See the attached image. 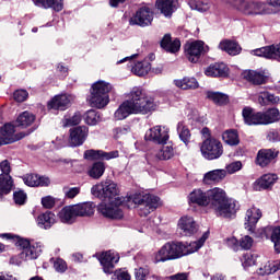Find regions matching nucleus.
<instances>
[{
  "label": "nucleus",
  "instance_id": "nucleus-61",
  "mask_svg": "<svg viewBox=\"0 0 280 280\" xmlns=\"http://www.w3.org/2000/svg\"><path fill=\"white\" fill-rule=\"evenodd\" d=\"M112 280H130V273L127 271H115Z\"/></svg>",
  "mask_w": 280,
  "mask_h": 280
},
{
  "label": "nucleus",
  "instance_id": "nucleus-31",
  "mask_svg": "<svg viewBox=\"0 0 280 280\" xmlns=\"http://www.w3.org/2000/svg\"><path fill=\"white\" fill-rule=\"evenodd\" d=\"M229 71V68L224 63L210 65L206 70L205 74L210 78H224Z\"/></svg>",
  "mask_w": 280,
  "mask_h": 280
},
{
  "label": "nucleus",
  "instance_id": "nucleus-46",
  "mask_svg": "<svg viewBox=\"0 0 280 280\" xmlns=\"http://www.w3.org/2000/svg\"><path fill=\"white\" fill-rule=\"evenodd\" d=\"M207 97L208 100H211V102H213L214 104H219L220 106L229 102V96L220 92H207Z\"/></svg>",
  "mask_w": 280,
  "mask_h": 280
},
{
  "label": "nucleus",
  "instance_id": "nucleus-17",
  "mask_svg": "<svg viewBox=\"0 0 280 280\" xmlns=\"http://www.w3.org/2000/svg\"><path fill=\"white\" fill-rule=\"evenodd\" d=\"M154 21V13L148 8H142L137 11L136 15L130 19V25H140V27H147V25H152Z\"/></svg>",
  "mask_w": 280,
  "mask_h": 280
},
{
  "label": "nucleus",
  "instance_id": "nucleus-16",
  "mask_svg": "<svg viewBox=\"0 0 280 280\" xmlns=\"http://www.w3.org/2000/svg\"><path fill=\"white\" fill-rule=\"evenodd\" d=\"M185 54L189 62H198L205 52V42L196 40L185 45Z\"/></svg>",
  "mask_w": 280,
  "mask_h": 280
},
{
  "label": "nucleus",
  "instance_id": "nucleus-8",
  "mask_svg": "<svg viewBox=\"0 0 280 280\" xmlns=\"http://www.w3.org/2000/svg\"><path fill=\"white\" fill-rule=\"evenodd\" d=\"M201 154L203 159L208 161H215V159H220L222 154H224V147H222V142L215 138H207L201 147Z\"/></svg>",
  "mask_w": 280,
  "mask_h": 280
},
{
  "label": "nucleus",
  "instance_id": "nucleus-33",
  "mask_svg": "<svg viewBox=\"0 0 280 280\" xmlns=\"http://www.w3.org/2000/svg\"><path fill=\"white\" fill-rule=\"evenodd\" d=\"M161 47L170 54H176L180 49V40L176 38L172 42V35L165 34L161 40Z\"/></svg>",
  "mask_w": 280,
  "mask_h": 280
},
{
  "label": "nucleus",
  "instance_id": "nucleus-30",
  "mask_svg": "<svg viewBox=\"0 0 280 280\" xmlns=\"http://www.w3.org/2000/svg\"><path fill=\"white\" fill-rule=\"evenodd\" d=\"M69 104H71V97L63 94L55 96L49 103L48 107L54 110H67Z\"/></svg>",
  "mask_w": 280,
  "mask_h": 280
},
{
  "label": "nucleus",
  "instance_id": "nucleus-52",
  "mask_svg": "<svg viewBox=\"0 0 280 280\" xmlns=\"http://www.w3.org/2000/svg\"><path fill=\"white\" fill-rule=\"evenodd\" d=\"M63 194H65V198H68L69 200H73V198H75V196H79L80 187L66 186V187H63Z\"/></svg>",
  "mask_w": 280,
  "mask_h": 280
},
{
  "label": "nucleus",
  "instance_id": "nucleus-57",
  "mask_svg": "<svg viewBox=\"0 0 280 280\" xmlns=\"http://www.w3.org/2000/svg\"><path fill=\"white\" fill-rule=\"evenodd\" d=\"M42 205L45 209H54V207H56V198L52 196L43 197Z\"/></svg>",
  "mask_w": 280,
  "mask_h": 280
},
{
  "label": "nucleus",
  "instance_id": "nucleus-34",
  "mask_svg": "<svg viewBox=\"0 0 280 280\" xmlns=\"http://www.w3.org/2000/svg\"><path fill=\"white\" fill-rule=\"evenodd\" d=\"M56 223V214L51 211H46L37 218V224L39 229H45L46 231L50 229Z\"/></svg>",
  "mask_w": 280,
  "mask_h": 280
},
{
  "label": "nucleus",
  "instance_id": "nucleus-11",
  "mask_svg": "<svg viewBox=\"0 0 280 280\" xmlns=\"http://www.w3.org/2000/svg\"><path fill=\"white\" fill-rule=\"evenodd\" d=\"M86 139H89V127L78 126L70 128L68 139V145L70 148H80V145H84Z\"/></svg>",
  "mask_w": 280,
  "mask_h": 280
},
{
  "label": "nucleus",
  "instance_id": "nucleus-19",
  "mask_svg": "<svg viewBox=\"0 0 280 280\" xmlns=\"http://www.w3.org/2000/svg\"><path fill=\"white\" fill-rule=\"evenodd\" d=\"M84 159L88 161H110V159H119V151H110V152H105L102 150H86L83 154Z\"/></svg>",
  "mask_w": 280,
  "mask_h": 280
},
{
  "label": "nucleus",
  "instance_id": "nucleus-56",
  "mask_svg": "<svg viewBox=\"0 0 280 280\" xmlns=\"http://www.w3.org/2000/svg\"><path fill=\"white\" fill-rule=\"evenodd\" d=\"M240 170H242V163L240 161L232 162L225 167L226 174H235V172H240Z\"/></svg>",
  "mask_w": 280,
  "mask_h": 280
},
{
  "label": "nucleus",
  "instance_id": "nucleus-5",
  "mask_svg": "<svg viewBox=\"0 0 280 280\" xmlns=\"http://www.w3.org/2000/svg\"><path fill=\"white\" fill-rule=\"evenodd\" d=\"M113 91V85L106 81H96L92 85L91 94L88 97V103L92 108H106L110 102L108 93Z\"/></svg>",
  "mask_w": 280,
  "mask_h": 280
},
{
  "label": "nucleus",
  "instance_id": "nucleus-64",
  "mask_svg": "<svg viewBox=\"0 0 280 280\" xmlns=\"http://www.w3.org/2000/svg\"><path fill=\"white\" fill-rule=\"evenodd\" d=\"M0 280H14V277L0 272Z\"/></svg>",
  "mask_w": 280,
  "mask_h": 280
},
{
  "label": "nucleus",
  "instance_id": "nucleus-55",
  "mask_svg": "<svg viewBox=\"0 0 280 280\" xmlns=\"http://www.w3.org/2000/svg\"><path fill=\"white\" fill-rule=\"evenodd\" d=\"M13 200L15 205H25V200H27V194L23 190H18L13 194Z\"/></svg>",
  "mask_w": 280,
  "mask_h": 280
},
{
  "label": "nucleus",
  "instance_id": "nucleus-37",
  "mask_svg": "<svg viewBox=\"0 0 280 280\" xmlns=\"http://www.w3.org/2000/svg\"><path fill=\"white\" fill-rule=\"evenodd\" d=\"M175 86L177 89H182L183 91H189L194 89H198V80L196 78L185 77L184 79L175 80Z\"/></svg>",
  "mask_w": 280,
  "mask_h": 280
},
{
  "label": "nucleus",
  "instance_id": "nucleus-32",
  "mask_svg": "<svg viewBox=\"0 0 280 280\" xmlns=\"http://www.w3.org/2000/svg\"><path fill=\"white\" fill-rule=\"evenodd\" d=\"M277 174H265L260 178H258L255 183V189L261 191V189H269L272 187L275 183L278 180Z\"/></svg>",
  "mask_w": 280,
  "mask_h": 280
},
{
  "label": "nucleus",
  "instance_id": "nucleus-40",
  "mask_svg": "<svg viewBox=\"0 0 280 280\" xmlns=\"http://www.w3.org/2000/svg\"><path fill=\"white\" fill-rule=\"evenodd\" d=\"M36 121V116L30 112H23L16 119L18 126L27 128Z\"/></svg>",
  "mask_w": 280,
  "mask_h": 280
},
{
  "label": "nucleus",
  "instance_id": "nucleus-23",
  "mask_svg": "<svg viewBox=\"0 0 280 280\" xmlns=\"http://www.w3.org/2000/svg\"><path fill=\"white\" fill-rule=\"evenodd\" d=\"M243 78L247 80V82H250V84H255L256 86L266 84V82L268 81V77L262 70H246L243 73Z\"/></svg>",
  "mask_w": 280,
  "mask_h": 280
},
{
  "label": "nucleus",
  "instance_id": "nucleus-54",
  "mask_svg": "<svg viewBox=\"0 0 280 280\" xmlns=\"http://www.w3.org/2000/svg\"><path fill=\"white\" fill-rule=\"evenodd\" d=\"M116 139H121V137H126V135H130L131 129L129 125H125L122 127H118L114 129Z\"/></svg>",
  "mask_w": 280,
  "mask_h": 280
},
{
  "label": "nucleus",
  "instance_id": "nucleus-51",
  "mask_svg": "<svg viewBox=\"0 0 280 280\" xmlns=\"http://www.w3.org/2000/svg\"><path fill=\"white\" fill-rule=\"evenodd\" d=\"M273 272H277V267H273V264L270 261H267L262 267L258 269V275L261 277L266 275H273Z\"/></svg>",
  "mask_w": 280,
  "mask_h": 280
},
{
  "label": "nucleus",
  "instance_id": "nucleus-25",
  "mask_svg": "<svg viewBox=\"0 0 280 280\" xmlns=\"http://www.w3.org/2000/svg\"><path fill=\"white\" fill-rule=\"evenodd\" d=\"M279 152L272 149H261L257 154V163L260 167H266V165H270V162L275 161Z\"/></svg>",
  "mask_w": 280,
  "mask_h": 280
},
{
  "label": "nucleus",
  "instance_id": "nucleus-43",
  "mask_svg": "<svg viewBox=\"0 0 280 280\" xmlns=\"http://www.w3.org/2000/svg\"><path fill=\"white\" fill-rule=\"evenodd\" d=\"M151 69L150 62L148 61H138L132 68L131 71L135 75H139L140 78L143 75H148Z\"/></svg>",
  "mask_w": 280,
  "mask_h": 280
},
{
  "label": "nucleus",
  "instance_id": "nucleus-47",
  "mask_svg": "<svg viewBox=\"0 0 280 280\" xmlns=\"http://www.w3.org/2000/svg\"><path fill=\"white\" fill-rule=\"evenodd\" d=\"M160 161H170L174 156V148L172 145L163 147L156 154Z\"/></svg>",
  "mask_w": 280,
  "mask_h": 280
},
{
  "label": "nucleus",
  "instance_id": "nucleus-60",
  "mask_svg": "<svg viewBox=\"0 0 280 280\" xmlns=\"http://www.w3.org/2000/svg\"><path fill=\"white\" fill-rule=\"evenodd\" d=\"M149 275H150V270L143 267H140L135 271V277L137 280H145Z\"/></svg>",
  "mask_w": 280,
  "mask_h": 280
},
{
  "label": "nucleus",
  "instance_id": "nucleus-49",
  "mask_svg": "<svg viewBox=\"0 0 280 280\" xmlns=\"http://www.w3.org/2000/svg\"><path fill=\"white\" fill-rule=\"evenodd\" d=\"M81 121L82 115L80 113H75L72 117L63 119V127L69 128L71 126H79Z\"/></svg>",
  "mask_w": 280,
  "mask_h": 280
},
{
  "label": "nucleus",
  "instance_id": "nucleus-36",
  "mask_svg": "<svg viewBox=\"0 0 280 280\" xmlns=\"http://www.w3.org/2000/svg\"><path fill=\"white\" fill-rule=\"evenodd\" d=\"M219 49L226 51L229 56H237L242 51V47L237 43L229 39L222 40L219 44Z\"/></svg>",
  "mask_w": 280,
  "mask_h": 280
},
{
  "label": "nucleus",
  "instance_id": "nucleus-62",
  "mask_svg": "<svg viewBox=\"0 0 280 280\" xmlns=\"http://www.w3.org/2000/svg\"><path fill=\"white\" fill-rule=\"evenodd\" d=\"M267 139L269 141H273V142L280 141V133H279V131H277V130L269 131V133L267 136Z\"/></svg>",
  "mask_w": 280,
  "mask_h": 280
},
{
  "label": "nucleus",
  "instance_id": "nucleus-13",
  "mask_svg": "<svg viewBox=\"0 0 280 280\" xmlns=\"http://www.w3.org/2000/svg\"><path fill=\"white\" fill-rule=\"evenodd\" d=\"M250 55L257 56L258 58H266L267 60H277V62H280V43L250 50Z\"/></svg>",
  "mask_w": 280,
  "mask_h": 280
},
{
  "label": "nucleus",
  "instance_id": "nucleus-42",
  "mask_svg": "<svg viewBox=\"0 0 280 280\" xmlns=\"http://www.w3.org/2000/svg\"><path fill=\"white\" fill-rule=\"evenodd\" d=\"M177 133H178L180 141H183V143H185V145H187V143H189V141L191 139V131L189 130V127H187V125H185V121H179L177 124Z\"/></svg>",
  "mask_w": 280,
  "mask_h": 280
},
{
  "label": "nucleus",
  "instance_id": "nucleus-14",
  "mask_svg": "<svg viewBox=\"0 0 280 280\" xmlns=\"http://www.w3.org/2000/svg\"><path fill=\"white\" fill-rule=\"evenodd\" d=\"M14 125L5 124L0 127V145H8L25 138V133L15 135Z\"/></svg>",
  "mask_w": 280,
  "mask_h": 280
},
{
  "label": "nucleus",
  "instance_id": "nucleus-63",
  "mask_svg": "<svg viewBox=\"0 0 280 280\" xmlns=\"http://www.w3.org/2000/svg\"><path fill=\"white\" fill-rule=\"evenodd\" d=\"M172 279H175V280H187V273H178L176 276H173Z\"/></svg>",
  "mask_w": 280,
  "mask_h": 280
},
{
  "label": "nucleus",
  "instance_id": "nucleus-18",
  "mask_svg": "<svg viewBox=\"0 0 280 280\" xmlns=\"http://www.w3.org/2000/svg\"><path fill=\"white\" fill-rule=\"evenodd\" d=\"M100 262L103 266V270L106 275H113L115 264L119 262V254L110 250L105 252L100 256Z\"/></svg>",
  "mask_w": 280,
  "mask_h": 280
},
{
  "label": "nucleus",
  "instance_id": "nucleus-21",
  "mask_svg": "<svg viewBox=\"0 0 280 280\" xmlns=\"http://www.w3.org/2000/svg\"><path fill=\"white\" fill-rule=\"evenodd\" d=\"M178 229L182 231L180 235H184V237H190V235H194L196 231H198V228L196 225V221H194L192 217H182L178 221Z\"/></svg>",
  "mask_w": 280,
  "mask_h": 280
},
{
  "label": "nucleus",
  "instance_id": "nucleus-24",
  "mask_svg": "<svg viewBox=\"0 0 280 280\" xmlns=\"http://www.w3.org/2000/svg\"><path fill=\"white\" fill-rule=\"evenodd\" d=\"M253 237L245 235L243 236L240 241H237V238L235 237H231L228 240V246H230V248H233L235 252L240 250V248L242 250H250V248H253Z\"/></svg>",
  "mask_w": 280,
  "mask_h": 280
},
{
  "label": "nucleus",
  "instance_id": "nucleus-1",
  "mask_svg": "<svg viewBox=\"0 0 280 280\" xmlns=\"http://www.w3.org/2000/svg\"><path fill=\"white\" fill-rule=\"evenodd\" d=\"M188 198L192 205H198V207L209 206L218 218H235L240 211V202L229 198L222 188L215 187L207 191L195 189Z\"/></svg>",
  "mask_w": 280,
  "mask_h": 280
},
{
  "label": "nucleus",
  "instance_id": "nucleus-10",
  "mask_svg": "<svg viewBox=\"0 0 280 280\" xmlns=\"http://www.w3.org/2000/svg\"><path fill=\"white\" fill-rule=\"evenodd\" d=\"M15 246L21 248L22 253H20V259H23L24 261L38 259V255L42 253L40 246H38V244L31 245L30 242L25 238H18Z\"/></svg>",
  "mask_w": 280,
  "mask_h": 280
},
{
  "label": "nucleus",
  "instance_id": "nucleus-48",
  "mask_svg": "<svg viewBox=\"0 0 280 280\" xmlns=\"http://www.w3.org/2000/svg\"><path fill=\"white\" fill-rule=\"evenodd\" d=\"M190 8L198 10V12H207L209 10V0H190Z\"/></svg>",
  "mask_w": 280,
  "mask_h": 280
},
{
  "label": "nucleus",
  "instance_id": "nucleus-59",
  "mask_svg": "<svg viewBox=\"0 0 280 280\" xmlns=\"http://www.w3.org/2000/svg\"><path fill=\"white\" fill-rule=\"evenodd\" d=\"M54 268L56 272H67V261L62 260V258H57L54 262Z\"/></svg>",
  "mask_w": 280,
  "mask_h": 280
},
{
  "label": "nucleus",
  "instance_id": "nucleus-38",
  "mask_svg": "<svg viewBox=\"0 0 280 280\" xmlns=\"http://www.w3.org/2000/svg\"><path fill=\"white\" fill-rule=\"evenodd\" d=\"M38 8H52L55 12H60L63 8L62 0H33Z\"/></svg>",
  "mask_w": 280,
  "mask_h": 280
},
{
  "label": "nucleus",
  "instance_id": "nucleus-39",
  "mask_svg": "<svg viewBox=\"0 0 280 280\" xmlns=\"http://www.w3.org/2000/svg\"><path fill=\"white\" fill-rule=\"evenodd\" d=\"M104 172H106V165L103 162H95L88 171V174L94 180H98L104 176Z\"/></svg>",
  "mask_w": 280,
  "mask_h": 280
},
{
  "label": "nucleus",
  "instance_id": "nucleus-35",
  "mask_svg": "<svg viewBox=\"0 0 280 280\" xmlns=\"http://www.w3.org/2000/svg\"><path fill=\"white\" fill-rule=\"evenodd\" d=\"M226 178L225 170H213L209 171L203 176V183L209 185L210 183H222V179Z\"/></svg>",
  "mask_w": 280,
  "mask_h": 280
},
{
  "label": "nucleus",
  "instance_id": "nucleus-22",
  "mask_svg": "<svg viewBox=\"0 0 280 280\" xmlns=\"http://www.w3.org/2000/svg\"><path fill=\"white\" fill-rule=\"evenodd\" d=\"M207 240H209V232L203 233L198 241L191 243H182V256L185 257V255H191L192 253L200 250Z\"/></svg>",
  "mask_w": 280,
  "mask_h": 280
},
{
  "label": "nucleus",
  "instance_id": "nucleus-45",
  "mask_svg": "<svg viewBox=\"0 0 280 280\" xmlns=\"http://www.w3.org/2000/svg\"><path fill=\"white\" fill-rule=\"evenodd\" d=\"M223 141L228 143V145H238L240 144V136L236 130H228L223 133Z\"/></svg>",
  "mask_w": 280,
  "mask_h": 280
},
{
  "label": "nucleus",
  "instance_id": "nucleus-6",
  "mask_svg": "<svg viewBox=\"0 0 280 280\" xmlns=\"http://www.w3.org/2000/svg\"><path fill=\"white\" fill-rule=\"evenodd\" d=\"M161 199L154 195H137L132 198L133 205L138 209L139 215L141 218H148L155 209H159V202Z\"/></svg>",
  "mask_w": 280,
  "mask_h": 280
},
{
  "label": "nucleus",
  "instance_id": "nucleus-12",
  "mask_svg": "<svg viewBox=\"0 0 280 280\" xmlns=\"http://www.w3.org/2000/svg\"><path fill=\"white\" fill-rule=\"evenodd\" d=\"M0 170L2 174L0 175V196H5L10 191H12V176H10V172L12 168L10 166V161L3 160L0 163Z\"/></svg>",
  "mask_w": 280,
  "mask_h": 280
},
{
  "label": "nucleus",
  "instance_id": "nucleus-44",
  "mask_svg": "<svg viewBox=\"0 0 280 280\" xmlns=\"http://www.w3.org/2000/svg\"><path fill=\"white\" fill-rule=\"evenodd\" d=\"M258 102L261 106H266L267 104H279V97L275 96V94H270L269 92H260Z\"/></svg>",
  "mask_w": 280,
  "mask_h": 280
},
{
  "label": "nucleus",
  "instance_id": "nucleus-53",
  "mask_svg": "<svg viewBox=\"0 0 280 280\" xmlns=\"http://www.w3.org/2000/svg\"><path fill=\"white\" fill-rule=\"evenodd\" d=\"M271 242L275 244V249L280 253V228H276L271 234Z\"/></svg>",
  "mask_w": 280,
  "mask_h": 280
},
{
  "label": "nucleus",
  "instance_id": "nucleus-9",
  "mask_svg": "<svg viewBox=\"0 0 280 280\" xmlns=\"http://www.w3.org/2000/svg\"><path fill=\"white\" fill-rule=\"evenodd\" d=\"M234 8L247 16H259L266 14V4L253 0H234Z\"/></svg>",
  "mask_w": 280,
  "mask_h": 280
},
{
  "label": "nucleus",
  "instance_id": "nucleus-7",
  "mask_svg": "<svg viewBox=\"0 0 280 280\" xmlns=\"http://www.w3.org/2000/svg\"><path fill=\"white\" fill-rule=\"evenodd\" d=\"M180 257H183L182 242H168L154 254V264L172 261Z\"/></svg>",
  "mask_w": 280,
  "mask_h": 280
},
{
  "label": "nucleus",
  "instance_id": "nucleus-58",
  "mask_svg": "<svg viewBox=\"0 0 280 280\" xmlns=\"http://www.w3.org/2000/svg\"><path fill=\"white\" fill-rule=\"evenodd\" d=\"M13 97L15 100V102H25V100H27V97H30V93L26 92V90H16L13 93Z\"/></svg>",
  "mask_w": 280,
  "mask_h": 280
},
{
  "label": "nucleus",
  "instance_id": "nucleus-20",
  "mask_svg": "<svg viewBox=\"0 0 280 280\" xmlns=\"http://www.w3.org/2000/svg\"><path fill=\"white\" fill-rule=\"evenodd\" d=\"M259 220H261V210H259L257 207L249 208L245 214V229L249 233H255V229Z\"/></svg>",
  "mask_w": 280,
  "mask_h": 280
},
{
  "label": "nucleus",
  "instance_id": "nucleus-4",
  "mask_svg": "<svg viewBox=\"0 0 280 280\" xmlns=\"http://www.w3.org/2000/svg\"><path fill=\"white\" fill-rule=\"evenodd\" d=\"M243 119L247 126H268L279 121L280 113L277 108L254 113L253 108L245 107L243 109Z\"/></svg>",
  "mask_w": 280,
  "mask_h": 280
},
{
  "label": "nucleus",
  "instance_id": "nucleus-27",
  "mask_svg": "<svg viewBox=\"0 0 280 280\" xmlns=\"http://www.w3.org/2000/svg\"><path fill=\"white\" fill-rule=\"evenodd\" d=\"M178 5V0H156L155 7L164 16H171L174 14V11L176 10Z\"/></svg>",
  "mask_w": 280,
  "mask_h": 280
},
{
  "label": "nucleus",
  "instance_id": "nucleus-41",
  "mask_svg": "<svg viewBox=\"0 0 280 280\" xmlns=\"http://www.w3.org/2000/svg\"><path fill=\"white\" fill-rule=\"evenodd\" d=\"M83 119L88 126H97L102 121V115L95 109H90L83 115Z\"/></svg>",
  "mask_w": 280,
  "mask_h": 280
},
{
  "label": "nucleus",
  "instance_id": "nucleus-15",
  "mask_svg": "<svg viewBox=\"0 0 280 280\" xmlns=\"http://www.w3.org/2000/svg\"><path fill=\"white\" fill-rule=\"evenodd\" d=\"M145 139L165 145L170 139V131L165 127L155 126L147 131Z\"/></svg>",
  "mask_w": 280,
  "mask_h": 280
},
{
  "label": "nucleus",
  "instance_id": "nucleus-29",
  "mask_svg": "<svg viewBox=\"0 0 280 280\" xmlns=\"http://www.w3.org/2000/svg\"><path fill=\"white\" fill-rule=\"evenodd\" d=\"M24 183L28 187H49V177L28 174L24 177Z\"/></svg>",
  "mask_w": 280,
  "mask_h": 280
},
{
  "label": "nucleus",
  "instance_id": "nucleus-50",
  "mask_svg": "<svg viewBox=\"0 0 280 280\" xmlns=\"http://www.w3.org/2000/svg\"><path fill=\"white\" fill-rule=\"evenodd\" d=\"M255 264H257V258L255 257V255H253L250 253H246L243 255L242 266L244 268H250V266H255Z\"/></svg>",
  "mask_w": 280,
  "mask_h": 280
},
{
  "label": "nucleus",
  "instance_id": "nucleus-2",
  "mask_svg": "<svg viewBox=\"0 0 280 280\" xmlns=\"http://www.w3.org/2000/svg\"><path fill=\"white\" fill-rule=\"evenodd\" d=\"M92 196L95 198H103L109 200L108 203L98 205V212L108 218L109 220H121L124 218V211L121 206L124 205V197H119V187L113 179H106L100 184L94 185L91 188Z\"/></svg>",
  "mask_w": 280,
  "mask_h": 280
},
{
  "label": "nucleus",
  "instance_id": "nucleus-28",
  "mask_svg": "<svg viewBox=\"0 0 280 280\" xmlns=\"http://www.w3.org/2000/svg\"><path fill=\"white\" fill-rule=\"evenodd\" d=\"M58 218L62 224H73L75 222L78 214L75 213L74 206H66L63 207L59 213Z\"/></svg>",
  "mask_w": 280,
  "mask_h": 280
},
{
  "label": "nucleus",
  "instance_id": "nucleus-26",
  "mask_svg": "<svg viewBox=\"0 0 280 280\" xmlns=\"http://www.w3.org/2000/svg\"><path fill=\"white\" fill-rule=\"evenodd\" d=\"M77 218H91L95 213V203L91 201L73 205Z\"/></svg>",
  "mask_w": 280,
  "mask_h": 280
},
{
  "label": "nucleus",
  "instance_id": "nucleus-3",
  "mask_svg": "<svg viewBox=\"0 0 280 280\" xmlns=\"http://www.w3.org/2000/svg\"><path fill=\"white\" fill-rule=\"evenodd\" d=\"M155 108L156 104L152 97H149L141 88H133L128 94V100L115 112L114 118L121 121L130 115H148Z\"/></svg>",
  "mask_w": 280,
  "mask_h": 280
}]
</instances>
